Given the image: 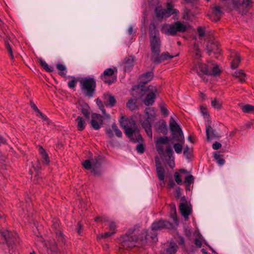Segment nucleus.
<instances>
[{
  "label": "nucleus",
  "mask_w": 254,
  "mask_h": 254,
  "mask_svg": "<svg viewBox=\"0 0 254 254\" xmlns=\"http://www.w3.org/2000/svg\"><path fill=\"white\" fill-rule=\"evenodd\" d=\"M108 226L110 231H116V225L115 222L113 221L109 222Z\"/></svg>",
  "instance_id": "nucleus-52"
},
{
  "label": "nucleus",
  "mask_w": 254,
  "mask_h": 254,
  "mask_svg": "<svg viewBox=\"0 0 254 254\" xmlns=\"http://www.w3.org/2000/svg\"><path fill=\"white\" fill-rule=\"evenodd\" d=\"M223 14L222 8L220 6H215L212 9L211 13L208 14L209 18L214 21H218Z\"/></svg>",
  "instance_id": "nucleus-15"
},
{
  "label": "nucleus",
  "mask_w": 254,
  "mask_h": 254,
  "mask_svg": "<svg viewBox=\"0 0 254 254\" xmlns=\"http://www.w3.org/2000/svg\"><path fill=\"white\" fill-rule=\"evenodd\" d=\"M170 127L173 133L174 140L178 142H184V137L183 131L180 126L172 118L170 120Z\"/></svg>",
  "instance_id": "nucleus-12"
},
{
  "label": "nucleus",
  "mask_w": 254,
  "mask_h": 254,
  "mask_svg": "<svg viewBox=\"0 0 254 254\" xmlns=\"http://www.w3.org/2000/svg\"><path fill=\"white\" fill-rule=\"evenodd\" d=\"M112 129L110 128H106L105 132L110 137H113L114 136V133L113 132V130L115 132L116 135L119 138H121L123 136L122 132L121 130L118 128V126L116 124V123H113L112 125Z\"/></svg>",
  "instance_id": "nucleus-16"
},
{
  "label": "nucleus",
  "mask_w": 254,
  "mask_h": 254,
  "mask_svg": "<svg viewBox=\"0 0 254 254\" xmlns=\"http://www.w3.org/2000/svg\"><path fill=\"white\" fill-rule=\"evenodd\" d=\"M156 129L158 132L166 134L167 133V126L164 121L159 122L156 124Z\"/></svg>",
  "instance_id": "nucleus-27"
},
{
  "label": "nucleus",
  "mask_w": 254,
  "mask_h": 254,
  "mask_svg": "<svg viewBox=\"0 0 254 254\" xmlns=\"http://www.w3.org/2000/svg\"><path fill=\"white\" fill-rule=\"evenodd\" d=\"M39 63L41 66L46 71L48 72H52L54 70V67L53 66L49 65L48 64L43 60H40Z\"/></svg>",
  "instance_id": "nucleus-34"
},
{
  "label": "nucleus",
  "mask_w": 254,
  "mask_h": 254,
  "mask_svg": "<svg viewBox=\"0 0 254 254\" xmlns=\"http://www.w3.org/2000/svg\"><path fill=\"white\" fill-rule=\"evenodd\" d=\"M134 65V59L132 57H127L125 59L122 66L125 72L130 71Z\"/></svg>",
  "instance_id": "nucleus-18"
},
{
  "label": "nucleus",
  "mask_w": 254,
  "mask_h": 254,
  "mask_svg": "<svg viewBox=\"0 0 254 254\" xmlns=\"http://www.w3.org/2000/svg\"><path fill=\"white\" fill-rule=\"evenodd\" d=\"M194 244L197 247L201 248L202 245L201 240L199 238H196L194 240Z\"/></svg>",
  "instance_id": "nucleus-56"
},
{
  "label": "nucleus",
  "mask_w": 254,
  "mask_h": 254,
  "mask_svg": "<svg viewBox=\"0 0 254 254\" xmlns=\"http://www.w3.org/2000/svg\"><path fill=\"white\" fill-rule=\"evenodd\" d=\"M194 57L197 59H198L201 57V52L197 47H196L195 48Z\"/></svg>",
  "instance_id": "nucleus-57"
},
{
  "label": "nucleus",
  "mask_w": 254,
  "mask_h": 254,
  "mask_svg": "<svg viewBox=\"0 0 254 254\" xmlns=\"http://www.w3.org/2000/svg\"><path fill=\"white\" fill-rule=\"evenodd\" d=\"M137 237L135 235L126 234L121 237V244L123 249L129 250L137 243Z\"/></svg>",
  "instance_id": "nucleus-11"
},
{
  "label": "nucleus",
  "mask_w": 254,
  "mask_h": 254,
  "mask_svg": "<svg viewBox=\"0 0 254 254\" xmlns=\"http://www.w3.org/2000/svg\"><path fill=\"white\" fill-rule=\"evenodd\" d=\"M127 107L130 111H134L137 109L136 100L130 99L127 103Z\"/></svg>",
  "instance_id": "nucleus-32"
},
{
  "label": "nucleus",
  "mask_w": 254,
  "mask_h": 254,
  "mask_svg": "<svg viewBox=\"0 0 254 254\" xmlns=\"http://www.w3.org/2000/svg\"><path fill=\"white\" fill-rule=\"evenodd\" d=\"M80 88L86 96L92 97L96 86L95 80H80Z\"/></svg>",
  "instance_id": "nucleus-10"
},
{
  "label": "nucleus",
  "mask_w": 254,
  "mask_h": 254,
  "mask_svg": "<svg viewBox=\"0 0 254 254\" xmlns=\"http://www.w3.org/2000/svg\"><path fill=\"white\" fill-rule=\"evenodd\" d=\"M177 249L178 247L175 244L173 245L171 244V245L168 248L164 250L161 254H175L177 251Z\"/></svg>",
  "instance_id": "nucleus-30"
},
{
  "label": "nucleus",
  "mask_w": 254,
  "mask_h": 254,
  "mask_svg": "<svg viewBox=\"0 0 254 254\" xmlns=\"http://www.w3.org/2000/svg\"><path fill=\"white\" fill-rule=\"evenodd\" d=\"M161 112L162 114L168 116L169 114L168 111L166 107L164 106H162L160 107Z\"/></svg>",
  "instance_id": "nucleus-55"
},
{
  "label": "nucleus",
  "mask_w": 254,
  "mask_h": 254,
  "mask_svg": "<svg viewBox=\"0 0 254 254\" xmlns=\"http://www.w3.org/2000/svg\"><path fill=\"white\" fill-rule=\"evenodd\" d=\"M168 142V138L167 136L159 137L156 141V144H167Z\"/></svg>",
  "instance_id": "nucleus-45"
},
{
  "label": "nucleus",
  "mask_w": 254,
  "mask_h": 254,
  "mask_svg": "<svg viewBox=\"0 0 254 254\" xmlns=\"http://www.w3.org/2000/svg\"><path fill=\"white\" fill-rule=\"evenodd\" d=\"M91 127L95 130L99 129L103 124H100L98 122L91 120L90 122Z\"/></svg>",
  "instance_id": "nucleus-43"
},
{
  "label": "nucleus",
  "mask_w": 254,
  "mask_h": 254,
  "mask_svg": "<svg viewBox=\"0 0 254 254\" xmlns=\"http://www.w3.org/2000/svg\"><path fill=\"white\" fill-rule=\"evenodd\" d=\"M148 80L144 82L140 83L132 86V95L136 98L142 97L146 92H148L144 100V103L146 106L152 105L156 98V94L157 93V89L156 87L150 85L148 87L145 86V84Z\"/></svg>",
  "instance_id": "nucleus-2"
},
{
  "label": "nucleus",
  "mask_w": 254,
  "mask_h": 254,
  "mask_svg": "<svg viewBox=\"0 0 254 254\" xmlns=\"http://www.w3.org/2000/svg\"><path fill=\"white\" fill-rule=\"evenodd\" d=\"M173 227V224L167 220L162 219L155 220L151 224V230L145 231V239L142 240L141 244H151L157 242L158 241L157 231L163 229H171Z\"/></svg>",
  "instance_id": "nucleus-3"
},
{
  "label": "nucleus",
  "mask_w": 254,
  "mask_h": 254,
  "mask_svg": "<svg viewBox=\"0 0 254 254\" xmlns=\"http://www.w3.org/2000/svg\"><path fill=\"white\" fill-rule=\"evenodd\" d=\"M104 104L106 107H113L116 104V99L115 97L109 94L105 93L103 94Z\"/></svg>",
  "instance_id": "nucleus-17"
},
{
  "label": "nucleus",
  "mask_w": 254,
  "mask_h": 254,
  "mask_svg": "<svg viewBox=\"0 0 254 254\" xmlns=\"http://www.w3.org/2000/svg\"><path fill=\"white\" fill-rule=\"evenodd\" d=\"M150 120H151V119H148L147 118L145 120L141 122V125L142 127L144 129L147 135L149 137L152 138V132Z\"/></svg>",
  "instance_id": "nucleus-21"
},
{
  "label": "nucleus",
  "mask_w": 254,
  "mask_h": 254,
  "mask_svg": "<svg viewBox=\"0 0 254 254\" xmlns=\"http://www.w3.org/2000/svg\"><path fill=\"white\" fill-rule=\"evenodd\" d=\"M119 122L121 127L125 129L126 135L132 142L135 143L143 141L134 120L124 116L120 118Z\"/></svg>",
  "instance_id": "nucleus-1"
},
{
  "label": "nucleus",
  "mask_w": 254,
  "mask_h": 254,
  "mask_svg": "<svg viewBox=\"0 0 254 254\" xmlns=\"http://www.w3.org/2000/svg\"><path fill=\"white\" fill-rule=\"evenodd\" d=\"M91 120H94L100 124H103V117L100 114L92 113L91 114Z\"/></svg>",
  "instance_id": "nucleus-39"
},
{
  "label": "nucleus",
  "mask_w": 254,
  "mask_h": 254,
  "mask_svg": "<svg viewBox=\"0 0 254 254\" xmlns=\"http://www.w3.org/2000/svg\"><path fill=\"white\" fill-rule=\"evenodd\" d=\"M38 114L37 115V116L39 117L42 119H43L44 121H47L48 120L47 117L44 115L43 113H42L40 110L39 112H37Z\"/></svg>",
  "instance_id": "nucleus-54"
},
{
  "label": "nucleus",
  "mask_w": 254,
  "mask_h": 254,
  "mask_svg": "<svg viewBox=\"0 0 254 254\" xmlns=\"http://www.w3.org/2000/svg\"><path fill=\"white\" fill-rule=\"evenodd\" d=\"M82 229V226L81 224L79 222L77 225V233L80 235L81 233V230Z\"/></svg>",
  "instance_id": "nucleus-61"
},
{
  "label": "nucleus",
  "mask_w": 254,
  "mask_h": 254,
  "mask_svg": "<svg viewBox=\"0 0 254 254\" xmlns=\"http://www.w3.org/2000/svg\"><path fill=\"white\" fill-rule=\"evenodd\" d=\"M156 173L158 179L161 181H164L165 179V169L162 166L161 163L159 160H155Z\"/></svg>",
  "instance_id": "nucleus-20"
},
{
  "label": "nucleus",
  "mask_w": 254,
  "mask_h": 254,
  "mask_svg": "<svg viewBox=\"0 0 254 254\" xmlns=\"http://www.w3.org/2000/svg\"><path fill=\"white\" fill-rule=\"evenodd\" d=\"M82 166L87 170H91V172L95 176H100L102 174V172L100 169L101 163L98 157H95L91 161L86 160L82 163Z\"/></svg>",
  "instance_id": "nucleus-9"
},
{
  "label": "nucleus",
  "mask_w": 254,
  "mask_h": 254,
  "mask_svg": "<svg viewBox=\"0 0 254 254\" xmlns=\"http://www.w3.org/2000/svg\"><path fill=\"white\" fill-rule=\"evenodd\" d=\"M194 70L197 74L201 77L202 75L217 76L220 74L221 71L217 64H206L201 63H198L194 67Z\"/></svg>",
  "instance_id": "nucleus-6"
},
{
  "label": "nucleus",
  "mask_w": 254,
  "mask_h": 254,
  "mask_svg": "<svg viewBox=\"0 0 254 254\" xmlns=\"http://www.w3.org/2000/svg\"><path fill=\"white\" fill-rule=\"evenodd\" d=\"M193 180H194V178H193V176L191 175H189L188 176H187L185 178V182L186 183H187L188 186H190V184L193 182Z\"/></svg>",
  "instance_id": "nucleus-50"
},
{
  "label": "nucleus",
  "mask_w": 254,
  "mask_h": 254,
  "mask_svg": "<svg viewBox=\"0 0 254 254\" xmlns=\"http://www.w3.org/2000/svg\"><path fill=\"white\" fill-rule=\"evenodd\" d=\"M80 111L86 119L89 118V107L87 105L82 106L80 108Z\"/></svg>",
  "instance_id": "nucleus-37"
},
{
  "label": "nucleus",
  "mask_w": 254,
  "mask_h": 254,
  "mask_svg": "<svg viewBox=\"0 0 254 254\" xmlns=\"http://www.w3.org/2000/svg\"><path fill=\"white\" fill-rule=\"evenodd\" d=\"M233 75L235 78H238L239 79H245V78H249V75L244 72L243 70L236 71Z\"/></svg>",
  "instance_id": "nucleus-31"
},
{
  "label": "nucleus",
  "mask_w": 254,
  "mask_h": 254,
  "mask_svg": "<svg viewBox=\"0 0 254 254\" xmlns=\"http://www.w3.org/2000/svg\"><path fill=\"white\" fill-rule=\"evenodd\" d=\"M154 73L152 71H148L140 75L141 79H152L153 77Z\"/></svg>",
  "instance_id": "nucleus-41"
},
{
  "label": "nucleus",
  "mask_w": 254,
  "mask_h": 254,
  "mask_svg": "<svg viewBox=\"0 0 254 254\" xmlns=\"http://www.w3.org/2000/svg\"><path fill=\"white\" fill-rule=\"evenodd\" d=\"M149 36L151 51V58H153L160 54L161 47L159 33L154 24H151L149 26Z\"/></svg>",
  "instance_id": "nucleus-5"
},
{
  "label": "nucleus",
  "mask_w": 254,
  "mask_h": 254,
  "mask_svg": "<svg viewBox=\"0 0 254 254\" xmlns=\"http://www.w3.org/2000/svg\"><path fill=\"white\" fill-rule=\"evenodd\" d=\"M144 113L146 115L148 119L152 120L154 118L155 115L154 109L152 107L146 108L144 111Z\"/></svg>",
  "instance_id": "nucleus-35"
},
{
  "label": "nucleus",
  "mask_w": 254,
  "mask_h": 254,
  "mask_svg": "<svg viewBox=\"0 0 254 254\" xmlns=\"http://www.w3.org/2000/svg\"><path fill=\"white\" fill-rule=\"evenodd\" d=\"M78 80H69V81L68 82V85L69 87L71 88H73L75 87L76 85V82Z\"/></svg>",
  "instance_id": "nucleus-60"
},
{
  "label": "nucleus",
  "mask_w": 254,
  "mask_h": 254,
  "mask_svg": "<svg viewBox=\"0 0 254 254\" xmlns=\"http://www.w3.org/2000/svg\"><path fill=\"white\" fill-rule=\"evenodd\" d=\"M116 233V231H110L109 232H106L103 234H100V235H99L98 236L97 238L98 239H102V238L106 239V238L110 237L111 236L113 235Z\"/></svg>",
  "instance_id": "nucleus-40"
},
{
  "label": "nucleus",
  "mask_w": 254,
  "mask_h": 254,
  "mask_svg": "<svg viewBox=\"0 0 254 254\" xmlns=\"http://www.w3.org/2000/svg\"><path fill=\"white\" fill-rule=\"evenodd\" d=\"M118 72V69L116 67H113L112 68H108L105 69L103 73L100 75L101 79H106L107 77H111L113 75H115V79H117V74Z\"/></svg>",
  "instance_id": "nucleus-19"
},
{
  "label": "nucleus",
  "mask_w": 254,
  "mask_h": 254,
  "mask_svg": "<svg viewBox=\"0 0 254 254\" xmlns=\"http://www.w3.org/2000/svg\"><path fill=\"white\" fill-rule=\"evenodd\" d=\"M39 153L43 159L42 163L45 165H48L50 162V158L42 146H40Z\"/></svg>",
  "instance_id": "nucleus-25"
},
{
  "label": "nucleus",
  "mask_w": 254,
  "mask_h": 254,
  "mask_svg": "<svg viewBox=\"0 0 254 254\" xmlns=\"http://www.w3.org/2000/svg\"><path fill=\"white\" fill-rule=\"evenodd\" d=\"M174 177L175 181L177 183V184L180 185L182 183L181 177L179 173L175 172L174 173Z\"/></svg>",
  "instance_id": "nucleus-49"
},
{
  "label": "nucleus",
  "mask_w": 254,
  "mask_h": 254,
  "mask_svg": "<svg viewBox=\"0 0 254 254\" xmlns=\"http://www.w3.org/2000/svg\"><path fill=\"white\" fill-rule=\"evenodd\" d=\"M168 186L170 188H173L175 186V183L172 180H170L169 181Z\"/></svg>",
  "instance_id": "nucleus-62"
},
{
  "label": "nucleus",
  "mask_w": 254,
  "mask_h": 254,
  "mask_svg": "<svg viewBox=\"0 0 254 254\" xmlns=\"http://www.w3.org/2000/svg\"><path fill=\"white\" fill-rule=\"evenodd\" d=\"M0 243L5 244L10 254L14 253L19 244V238L15 233L3 229H0Z\"/></svg>",
  "instance_id": "nucleus-4"
},
{
  "label": "nucleus",
  "mask_w": 254,
  "mask_h": 254,
  "mask_svg": "<svg viewBox=\"0 0 254 254\" xmlns=\"http://www.w3.org/2000/svg\"><path fill=\"white\" fill-rule=\"evenodd\" d=\"M56 67L58 70V74L62 77H66L67 73V69L66 66L62 63H58L56 64Z\"/></svg>",
  "instance_id": "nucleus-24"
},
{
  "label": "nucleus",
  "mask_w": 254,
  "mask_h": 254,
  "mask_svg": "<svg viewBox=\"0 0 254 254\" xmlns=\"http://www.w3.org/2000/svg\"><path fill=\"white\" fill-rule=\"evenodd\" d=\"M173 7L174 4L169 2L167 3L166 8L157 7L155 9L156 16L158 18H168L171 15L175 14L177 15L178 17L176 18V19H178L179 18V11L178 9L174 8Z\"/></svg>",
  "instance_id": "nucleus-8"
},
{
  "label": "nucleus",
  "mask_w": 254,
  "mask_h": 254,
  "mask_svg": "<svg viewBox=\"0 0 254 254\" xmlns=\"http://www.w3.org/2000/svg\"><path fill=\"white\" fill-rule=\"evenodd\" d=\"M211 106L215 109H220L222 107V102L218 100L216 98L212 100L211 102Z\"/></svg>",
  "instance_id": "nucleus-38"
},
{
  "label": "nucleus",
  "mask_w": 254,
  "mask_h": 254,
  "mask_svg": "<svg viewBox=\"0 0 254 254\" xmlns=\"http://www.w3.org/2000/svg\"><path fill=\"white\" fill-rule=\"evenodd\" d=\"M180 143H176L174 144V148L175 152L177 154H180L182 152L183 146L181 143H183L184 142H180Z\"/></svg>",
  "instance_id": "nucleus-42"
},
{
  "label": "nucleus",
  "mask_w": 254,
  "mask_h": 254,
  "mask_svg": "<svg viewBox=\"0 0 254 254\" xmlns=\"http://www.w3.org/2000/svg\"><path fill=\"white\" fill-rule=\"evenodd\" d=\"M180 210L182 215L185 217L188 218L190 215L191 210L188 204L185 203H181L180 205Z\"/></svg>",
  "instance_id": "nucleus-26"
},
{
  "label": "nucleus",
  "mask_w": 254,
  "mask_h": 254,
  "mask_svg": "<svg viewBox=\"0 0 254 254\" xmlns=\"http://www.w3.org/2000/svg\"><path fill=\"white\" fill-rule=\"evenodd\" d=\"M197 32L198 34V35L200 37H203L205 35V29L202 28V27H198L197 28Z\"/></svg>",
  "instance_id": "nucleus-51"
},
{
  "label": "nucleus",
  "mask_w": 254,
  "mask_h": 254,
  "mask_svg": "<svg viewBox=\"0 0 254 254\" xmlns=\"http://www.w3.org/2000/svg\"><path fill=\"white\" fill-rule=\"evenodd\" d=\"M200 109L201 111V113H202L203 115H207V110L206 108L201 107Z\"/></svg>",
  "instance_id": "nucleus-64"
},
{
  "label": "nucleus",
  "mask_w": 254,
  "mask_h": 254,
  "mask_svg": "<svg viewBox=\"0 0 254 254\" xmlns=\"http://www.w3.org/2000/svg\"><path fill=\"white\" fill-rule=\"evenodd\" d=\"M221 144L218 142H215L212 145V148L214 150H217L221 148Z\"/></svg>",
  "instance_id": "nucleus-58"
},
{
  "label": "nucleus",
  "mask_w": 254,
  "mask_h": 254,
  "mask_svg": "<svg viewBox=\"0 0 254 254\" xmlns=\"http://www.w3.org/2000/svg\"><path fill=\"white\" fill-rule=\"evenodd\" d=\"M207 139L210 140L219 137L218 133L216 130L213 129L210 126H207L206 128Z\"/></svg>",
  "instance_id": "nucleus-22"
},
{
  "label": "nucleus",
  "mask_w": 254,
  "mask_h": 254,
  "mask_svg": "<svg viewBox=\"0 0 254 254\" xmlns=\"http://www.w3.org/2000/svg\"><path fill=\"white\" fill-rule=\"evenodd\" d=\"M75 122L77 123V128L78 130L82 131L85 128V122L82 117L78 116Z\"/></svg>",
  "instance_id": "nucleus-29"
},
{
  "label": "nucleus",
  "mask_w": 254,
  "mask_h": 254,
  "mask_svg": "<svg viewBox=\"0 0 254 254\" xmlns=\"http://www.w3.org/2000/svg\"><path fill=\"white\" fill-rule=\"evenodd\" d=\"M241 109L245 113L251 114L254 113V106L247 104L240 105Z\"/></svg>",
  "instance_id": "nucleus-28"
},
{
  "label": "nucleus",
  "mask_w": 254,
  "mask_h": 254,
  "mask_svg": "<svg viewBox=\"0 0 254 254\" xmlns=\"http://www.w3.org/2000/svg\"><path fill=\"white\" fill-rule=\"evenodd\" d=\"M206 50L207 53L211 55L212 53L215 54L220 53V49L217 42L214 41H209L206 45Z\"/></svg>",
  "instance_id": "nucleus-14"
},
{
  "label": "nucleus",
  "mask_w": 254,
  "mask_h": 254,
  "mask_svg": "<svg viewBox=\"0 0 254 254\" xmlns=\"http://www.w3.org/2000/svg\"><path fill=\"white\" fill-rule=\"evenodd\" d=\"M143 141L141 142H142ZM139 143L137 145L136 149L138 153L142 154L144 151V145L141 143V142H139Z\"/></svg>",
  "instance_id": "nucleus-48"
},
{
  "label": "nucleus",
  "mask_w": 254,
  "mask_h": 254,
  "mask_svg": "<svg viewBox=\"0 0 254 254\" xmlns=\"http://www.w3.org/2000/svg\"><path fill=\"white\" fill-rule=\"evenodd\" d=\"M179 241L178 242L179 244L180 245H184V244H185L184 238L183 237L180 236V237H179Z\"/></svg>",
  "instance_id": "nucleus-63"
},
{
  "label": "nucleus",
  "mask_w": 254,
  "mask_h": 254,
  "mask_svg": "<svg viewBox=\"0 0 254 254\" xmlns=\"http://www.w3.org/2000/svg\"><path fill=\"white\" fill-rule=\"evenodd\" d=\"M30 105L31 107V108L35 111L36 112V113L37 112H39V110L38 109V108L37 107L36 105L35 104V103L32 101H31L30 102Z\"/></svg>",
  "instance_id": "nucleus-59"
},
{
  "label": "nucleus",
  "mask_w": 254,
  "mask_h": 254,
  "mask_svg": "<svg viewBox=\"0 0 254 254\" xmlns=\"http://www.w3.org/2000/svg\"><path fill=\"white\" fill-rule=\"evenodd\" d=\"M177 56H178V54H176V55H170L168 52H164L161 55L159 54L156 55L153 58H151V60L155 64H159L165 60L172 59Z\"/></svg>",
  "instance_id": "nucleus-13"
},
{
  "label": "nucleus",
  "mask_w": 254,
  "mask_h": 254,
  "mask_svg": "<svg viewBox=\"0 0 254 254\" xmlns=\"http://www.w3.org/2000/svg\"><path fill=\"white\" fill-rule=\"evenodd\" d=\"M191 149L188 146L185 147L184 150V154L187 158H190L191 156Z\"/></svg>",
  "instance_id": "nucleus-47"
},
{
  "label": "nucleus",
  "mask_w": 254,
  "mask_h": 254,
  "mask_svg": "<svg viewBox=\"0 0 254 254\" xmlns=\"http://www.w3.org/2000/svg\"><path fill=\"white\" fill-rule=\"evenodd\" d=\"M5 47V48L7 50L8 54L11 58V59H13L14 58L11 47L10 46L9 43L8 42L7 39L4 41Z\"/></svg>",
  "instance_id": "nucleus-44"
},
{
  "label": "nucleus",
  "mask_w": 254,
  "mask_h": 254,
  "mask_svg": "<svg viewBox=\"0 0 254 254\" xmlns=\"http://www.w3.org/2000/svg\"><path fill=\"white\" fill-rule=\"evenodd\" d=\"M235 4L238 7H243L245 8H249L253 5V0H240L234 1Z\"/></svg>",
  "instance_id": "nucleus-23"
},
{
  "label": "nucleus",
  "mask_w": 254,
  "mask_h": 254,
  "mask_svg": "<svg viewBox=\"0 0 254 254\" xmlns=\"http://www.w3.org/2000/svg\"><path fill=\"white\" fill-rule=\"evenodd\" d=\"M214 157L219 165L222 166L225 164V160L223 159V155L219 152H215L214 154Z\"/></svg>",
  "instance_id": "nucleus-36"
},
{
  "label": "nucleus",
  "mask_w": 254,
  "mask_h": 254,
  "mask_svg": "<svg viewBox=\"0 0 254 254\" xmlns=\"http://www.w3.org/2000/svg\"><path fill=\"white\" fill-rule=\"evenodd\" d=\"M234 58L233 61L231 62V67L233 68H237L241 61V58L239 54L237 53H234Z\"/></svg>",
  "instance_id": "nucleus-33"
},
{
  "label": "nucleus",
  "mask_w": 254,
  "mask_h": 254,
  "mask_svg": "<svg viewBox=\"0 0 254 254\" xmlns=\"http://www.w3.org/2000/svg\"><path fill=\"white\" fill-rule=\"evenodd\" d=\"M188 28L185 24L180 21H176L171 24H164L162 26L161 32L169 36H176L177 33H184Z\"/></svg>",
  "instance_id": "nucleus-7"
},
{
  "label": "nucleus",
  "mask_w": 254,
  "mask_h": 254,
  "mask_svg": "<svg viewBox=\"0 0 254 254\" xmlns=\"http://www.w3.org/2000/svg\"><path fill=\"white\" fill-rule=\"evenodd\" d=\"M156 149L158 153L161 155L164 153V147L160 144H156Z\"/></svg>",
  "instance_id": "nucleus-53"
},
{
  "label": "nucleus",
  "mask_w": 254,
  "mask_h": 254,
  "mask_svg": "<svg viewBox=\"0 0 254 254\" xmlns=\"http://www.w3.org/2000/svg\"><path fill=\"white\" fill-rule=\"evenodd\" d=\"M165 151L167 155V156L169 158V159H171L173 155V150L170 145L167 144V145L166 146Z\"/></svg>",
  "instance_id": "nucleus-46"
}]
</instances>
